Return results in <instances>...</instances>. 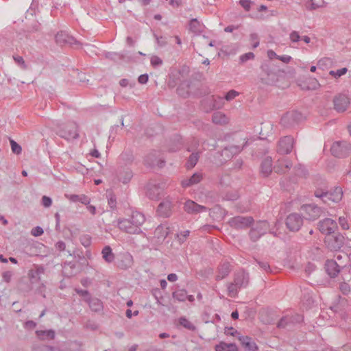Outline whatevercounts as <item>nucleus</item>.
Returning a JSON list of instances; mask_svg holds the SVG:
<instances>
[{
  "instance_id": "nucleus-1",
  "label": "nucleus",
  "mask_w": 351,
  "mask_h": 351,
  "mask_svg": "<svg viewBox=\"0 0 351 351\" xmlns=\"http://www.w3.org/2000/svg\"><path fill=\"white\" fill-rule=\"evenodd\" d=\"M315 195L317 197H320L326 203L339 202L343 196V191L341 188L336 187L330 192H324L319 189L315 191Z\"/></svg>"
},
{
  "instance_id": "nucleus-2",
  "label": "nucleus",
  "mask_w": 351,
  "mask_h": 351,
  "mask_svg": "<svg viewBox=\"0 0 351 351\" xmlns=\"http://www.w3.org/2000/svg\"><path fill=\"white\" fill-rule=\"evenodd\" d=\"M324 242L329 250L337 251L343 245L344 237L339 233H330L326 235Z\"/></svg>"
},
{
  "instance_id": "nucleus-3",
  "label": "nucleus",
  "mask_w": 351,
  "mask_h": 351,
  "mask_svg": "<svg viewBox=\"0 0 351 351\" xmlns=\"http://www.w3.org/2000/svg\"><path fill=\"white\" fill-rule=\"evenodd\" d=\"M330 151L336 157H344L351 153V145L346 142H336L332 144Z\"/></svg>"
},
{
  "instance_id": "nucleus-4",
  "label": "nucleus",
  "mask_w": 351,
  "mask_h": 351,
  "mask_svg": "<svg viewBox=\"0 0 351 351\" xmlns=\"http://www.w3.org/2000/svg\"><path fill=\"white\" fill-rule=\"evenodd\" d=\"M301 211L304 217L308 220H315L321 215L320 208L312 204L304 205L301 208Z\"/></svg>"
},
{
  "instance_id": "nucleus-5",
  "label": "nucleus",
  "mask_w": 351,
  "mask_h": 351,
  "mask_svg": "<svg viewBox=\"0 0 351 351\" xmlns=\"http://www.w3.org/2000/svg\"><path fill=\"white\" fill-rule=\"evenodd\" d=\"M337 228L336 222L329 218L324 219L319 223V230L326 235L334 233Z\"/></svg>"
},
{
  "instance_id": "nucleus-6",
  "label": "nucleus",
  "mask_w": 351,
  "mask_h": 351,
  "mask_svg": "<svg viewBox=\"0 0 351 351\" xmlns=\"http://www.w3.org/2000/svg\"><path fill=\"white\" fill-rule=\"evenodd\" d=\"M302 224V219L298 214L293 213L289 215L286 221L287 228L291 231H297Z\"/></svg>"
},
{
  "instance_id": "nucleus-7",
  "label": "nucleus",
  "mask_w": 351,
  "mask_h": 351,
  "mask_svg": "<svg viewBox=\"0 0 351 351\" xmlns=\"http://www.w3.org/2000/svg\"><path fill=\"white\" fill-rule=\"evenodd\" d=\"M293 146V138L291 136H285L278 143V152L282 154L289 153Z\"/></svg>"
},
{
  "instance_id": "nucleus-8",
  "label": "nucleus",
  "mask_w": 351,
  "mask_h": 351,
  "mask_svg": "<svg viewBox=\"0 0 351 351\" xmlns=\"http://www.w3.org/2000/svg\"><path fill=\"white\" fill-rule=\"evenodd\" d=\"M350 105L349 98L344 95H339L334 99L335 109L338 112H344Z\"/></svg>"
},
{
  "instance_id": "nucleus-9",
  "label": "nucleus",
  "mask_w": 351,
  "mask_h": 351,
  "mask_svg": "<svg viewBox=\"0 0 351 351\" xmlns=\"http://www.w3.org/2000/svg\"><path fill=\"white\" fill-rule=\"evenodd\" d=\"M184 209L190 214H197L206 210V207L199 205L192 200H187L184 203Z\"/></svg>"
},
{
  "instance_id": "nucleus-10",
  "label": "nucleus",
  "mask_w": 351,
  "mask_h": 351,
  "mask_svg": "<svg viewBox=\"0 0 351 351\" xmlns=\"http://www.w3.org/2000/svg\"><path fill=\"white\" fill-rule=\"evenodd\" d=\"M268 230V223L266 221L258 222L254 228L250 231V236L253 239H258Z\"/></svg>"
},
{
  "instance_id": "nucleus-11",
  "label": "nucleus",
  "mask_w": 351,
  "mask_h": 351,
  "mask_svg": "<svg viewBox=\"0 0 351 351\" xmlns=\"http://www.w3.org/2000/svg\"><path fill=\"white\" fill-rule=\"evenodd\" d=\"M252 222V219L251 217H236L232 218L230 223L232 226L237 228H242L248 226Z\"/></svg>"
},
{
  "instance_id": "nucleus-12",
  "label": "nucleus",
  "mask_w": 351,
  "mask_h": 351,
  "mask_svg": "<svg viewBox=\"0 0 351 351\" xmlns=\"http://www.w3.org/2000/svg\"><path fill=\"white\" fill-rule=\"evenodd\" d=\"M292 164L291 161L286 158H282L278 160L276 165L274 166V171L278 173H284L288 171L291 167Z\"/></svg>"
},
{
  "instance_id": "nucleus-13",
  "label": "nucleus",
  "mask_w": 351,
  "mask_h": 351,
  "mask_svg": "<svg viewBox=\"0 0 351 351\" xmlns=\"http://www.w3.org/2000/svg\"><path fill=\"white\" fill-rule=\"evenodd\" d=\"M238 339L241 342V345L248 351L258 350V346L254 341H252L250 337L247 336H239Z\"/></svg>"
},
{
  "instance_id": "nucleus-14",
  "label": "nucleus",
  "mask_w": 351,
  "mask_h": 351,
  "mask_svg": "<svg viewBox=\"0 0 351 351\" xmlns=\"http://www.w3.org/2000/svg\"><path fill=\"white\" fill-rule=\"evenodd\" d=\"M326 271L330 277L334 278L337 276L340 269L335 261L330 260L326 263Z\"/></svg>"
},
{
  "instance_id": "nucleus-15",
  "label": "nucleus",
  "mask_w": 351,
  "mask_h": 351,
  "mask_svg": "<svg viewBox=\"0 0 351 351\" xmlns=\"http://www.w3.org/2000/svg\"><path fill=\"white\" fill-rule=\"evenodd\" d=\"M61 136L68 140L77 138L78 136L77 126L75 125H69L62 132Z\"/></svg>"
},
{
  "instance_id": "nucleus-16",
  "label": "nucleus",
  "mask_w": 351,
  "mask_h": 351,
  "mask_svg": "<svg viewBox=\"0 0 351 351\" xmlns=\"http://www.w3.org/2000/svg\"><path fill=\"white\" fill-rule=\"evenodd\" d=\"M271 158H265L261 164V173L264 176H267L272 171Z\"/></svg>"
},
{
  "instance_id": "nucleus-17",
  "label": "nucleus",
  "mask_w": 351,
  "mask_h": 351,
  "mask_svg": "<svg viewBox=\"0 0 351 351\" xmlns=\"http://www.w3.org/2000/svg\"><path fill=\"white\" fill-rule=\"evenodd\" d=\"M171 212V204L169 202H162L158 206V213L163 217H167Z\"/></svg>"
},
{
  "instance_id": "nucleus-18",
  "label": "nucleus",
  "mask_w": 351,
  "mask_h": 351,
  "mask_svg": "<svg viewBox=\"0 0 351 351\" xmlns=\"http://www.w3.org/2000/svg\"><path fill=\"white\" fill-rule=\"evenodd\" d=\"M202 179V176L198 173H195L193 176L189 180H184L182 182V185L184 187H188L194 184H197L200 182Z\"/></svg>"
},
{
  "instance_id": "nucleus-19",
  "label": "nucleus",
  "mask_w": 351,
  "mask_h": 351,
  "mask_svg": "<svg viewBox=\"0 0 351 351\" xmlns=\"http://www.w3.org/2000/svg\"><path fill=\"white\" fill-rule=\"evenodd\" d=\"M228 121L227 117L221 112H217L213 116V121L217 124H225Z\"/></svg>"
},
{
  "instance_id": "nucleus-20",
  "label": "nucleus",
  "mask_w": 351,
  "mask_h": 351,
  "mask_svg": "<svg viewBox=\"0 0 351 351\" xmlns=\"http://www.w3.org/2000/svg\"><path fill=\"white\" fill-rule=\"evenodd\" d=\"M102 256L106 261L110 263L114 259V255L112 253V250L109 246L105 247L102 250Z\"/></svg>"
},
{
  "instance_id": "nucleus-21",
  "label": "nucleus",
  "mask_w": 351,
  "mask_h": 351,
  "mask_svg": "<svg viewBox=\"0 0 351 351\" xmlns=\"http://www.w3.org/2000/svg\"><path fill=\"white\" fill-rule=\"evenodd\" d=\"M168 234V228L165 226H160L155 230V235L158 239L165 238Z\"/></svg>"
},
{
  "instance_id": "nucleus-22",
  "label": "nucleus",
  "mask_w": 351,
  "mask_h": 351,
  "mask_svg": "<svg viewBox=\"0 0 351 351\" xmlns=\"http://www.w3.org/2000/svg\"><path fill=\"white\" fill-rule=\"evenodd\" d=\"M198 160V156L197 154H192L186 163L187 168H193Z\"/></svg>"
},
{
  "instance_id": "nucleus-23",
  "label": "nucleus",
  "mask_w": 351,
  "mask_h": 351,
  "mask_svg": "<svg viewBox=\"0 0 351 351\" xmlns=\"http://www.w3.org/2000/svg\"><path fill=\"white\" fill-rule=\"evenodd\" d=\"M347 69L346 68H342L341 69H339L337 71H330L329 72V74L334 77L335 78H338L343 75H345L347 73Z\"/></svg>"
},
{
  "instance_id": "nucleus-24",
  "label": "nucleus",
  "mask_w": 351,
  "mask_h": 351,
  "mask_svg": "<svg viewBox=\"0 0 351 351\" xmlns=\"http://www.w3.org/2000/svg\"><path fill=\"white\" fill-rule=\"evenodd\" d=\"M179 323L180 325L183 326L184 328L189 329V330H194L195 326L193 325V324L189 321L188 319L185 318H180L179 320Z\"/></svg>"
},
{
  "instance_id": "nucleus-25",
  "label": "nucleus",
  "mask_w": 351,
  "mask_h": 351,
  "mask_svg": "<svg viewBox=\"0 0 351 351\" xmlns=\"http://www.w3.org/2000/svg\"><path fill=\"white\" fill-rule=\"evenodd\" d=\"M10 145H11V149H12V152H14L16 154H19L21 152V150H22L21 147L17 143H16L14 141L11 140Z\"/></svg>"
},
{
  "instance_id": "nucleus-26",
  "label": "nucleus",
  "mask_w": 351,
  "mask_h": 351,
  "mask_svg": "<svg viewBox=\"0 0 351 351\" xmlns=\"http://www.w3.org/2000/svg\"><path fill=\"white\" fill-rule=\"evenodd\" d=\"M38 337L40 338H44V336H46L49 339H53L54 337V332L53 331H37L36 332Z\"/></svg>"
},
{
  "instance_id": "nucleus-27",
  "label": "nucleus",
  "mask_w": 351,
  "mask_h": 351,
  "mask_svg": "<svg viewBox=\"0 0 351 351\" xmlns=\"http://www.w3.org/2000/svg\"><path fill=\"white\" fill-rule=\"evenodd\" d=\"M190 232L189 230L181 231L177 234V237L180 243H183L189 237Z\"/></svg>"
},
{
  "instance_id": "nucleus-28",
  "label": "nucleus",
  "mask_w": 351,
  "mask_h": 351,
  "mask_svg": "<svg viewBox=\"0 0 351 351\" xmlns=\"http://www.w3.org/2000/svg\"><path fill=\"white\" fill-rule=\"evenodd\" d=\"M339 222L342 229L348 230L349 228V223L346 217H340Z\"/></svg>"
},
{
  "instance_id": "nucleus-29",
  "label": "nucleus",
  "mask_w": 351,
  "mask_h": 351,
  "mask_svg": "<svg viewBox=\"0 0 351 351\" xmlns=\"http://www.w3.org/2000/svg\"><path fill=\"white\" fill-rule=\"evenodd\" d=\"M173 297L178 300L182 301L185 300L186 293L183 290L178 291L173 293Z\"/></svg>"
},
{
  "instance_id": "nucleus-30",
  "label": "nucleus",
  "mask_w": 351,
  "mask_h": 351,
  "mask_svg": "<svg viewBox=\"0 0 351 351\" xmlns=\"http://www.w3.org/2000/svg\"><path fill=\"white\" fill-rule=\"evenodd\" d=\"M239 95V93L234 90H230L226 95V99L230 101Z\"/></svg>"
},
{
  "instance_id": "nucleus-31",
  "label": "nucleus",
  "mask_w": 351,
  "mask_h": 351,
  "mask_svg": "<svg viewBox=\"0 0 351 351\" xmlns=\"http://www.w3.org/2000/svg\"><path fill=\"white\" fill-rule=\"evenodd\" d=\"M228 344L224 342H221L219 344L215 346L216 351H227Z\"/></svg>"
},
{
  "instance_id": "nucleus-32",
  "label": "nucleus",
  "mask_w": 351,
  "mask_h": 351,
  "mask_svg": "<svg viewBox=\"0 0 351 351\" xmlns=\"http://www.w3.org/2000/svg\"><path fill=\"white\" fill-rule=\"evenodd\" d=\"M254 58V55L252 52L246 53L244 55L241 56L240 59L242 62H245L248 60H252Z\"/></svg>"
},
{
  "instance_id": "nucleus-33",
  "label": "nucleus",
  "mask_w": 351,
  "mask_h": 351,
  "mask_svg": "<svg viewBox=\"0 0 351 351\" xmlns=\"http://www.w3.org/2000/svg\"><path fill=\"white\" fill-rule=\"evenodd\" d=\"M225 333L227 335H231V336H237L238 337L239 336V332H237V330H235L234 328H228L225 330Z\"/></svg>"
},
{
  "instance_id": "nucleus-34",
  "label": "nucleus",
  "mask_w": 351,
  "mask_h": 351,
  "mask_svg": "<svg viewBox=\"0 0 351 351\" xmlns=\"http://www.w3.org/2000/svg\"><path fill=\"white\" fill-rule=\"evenodd\" d=\"M240 4L247 11L250 8L251 1L250 0H240Z\"/></svg>"
},
{
  "instance_id": "nucleus-35",
  "label": "nucleus",
  "mask_w": 351,
  "mask_h": 351,
  "mask_svg": "<svg viewBox=\"0 0 351 351\" xmlns=\"http://www.w3.org/2000/svg\"><path fill=\"white\" fill-rule=\"evenodd\" d=\"M43 233V230L40 227H36L32 230V234L34 236H40Z\"/></svg>"
},
{
  "instance_id": "nucleus-36",
  "label": "nucleus",
  "mask_w": 351,
  "mask_h": 351,
  "mask_svg": "<svg viewBox=\"0 0 351 351\" xmlns=\"http://www.w3.org/2000/svg\"><path fill=\"white\" fill-rule=\"evenodd\" d=\"M12 276V274L11 271H5L3 274L2 277L5 282H9Z\"/></svg>"
},
{
  "instance_id": "nucleus-37",
  "label": "nucleus",
  "mask_w": 351,
  "mask_h": 351,
  "mask_svg": "<svg viewBox=\"0 0 351 351\" xmlns=\"http://www.w3.org/2000/svg\"><path fill=\"white\" fill-rule=\"evenodd\" d=\"M300 38V35L297 32H293L290 34V39L292 42H298Z\"/></svg>"
},
{
  "instance_id": "nucleus-38",
  "label": "nucleus",
  "mask_w": 351,
  "mask_h": 351,
  "mask_svg": "<svg viewBox=\"0 0 351 351\" xmlns=\"http://www.w3.org/2000/svg\"><path fill=\"white\" fill-rule=\"evenodd\" d=\"M79 202H82V204L85 205H88L90 203V199L88 197L85 195H80Z\"/></svg>"
},
{
  "instance_id": "nucleus-39",
  "label": "nucleus",
  "mask_w": 351,
  "mask_h": 351,
  "mask_svg": "<svg viewBox=\"0 0 351 351\" xmlns=\"http://www.w3.org/2000/svg\"><path fill=\"white\" fill-rule=\"evenodd\" d=\"M42 200H43V204L45 207L50 206L51 204V202H52L51 198H49V197H47V196H43Z\"/></svg>"
},
{
  "instance_id": "nucleus-40",
  "label": "nucleus",
  "mask_w": 351,
  "mask_h": 351,
  "mask_svg": "<svg viewBox=\"0 0 351 351\" xmlns=\"http://www.w3.org/2000/svg\"><path fill=\"white\" fill-rule=\"evenodd\" d=\"M151 63L154 66L159 65L162 63V60L158 56H153L151 58Z\"/></svg>"
},
{
  "instance_id": "nucleus-41",
  "label": "nucleus",
  "mask_w": 351,
  "mask_h": 351,
  "mask_svg": "<svg viewBox=\"0 0 351 351\" xmlns=\"http://www.w3.org/2000/svg\"><path fill=\"white\" fill-rule=\"evenodd\" d=\"M278 59L285 63H289L291 60V57L290 56H287V55L281 56H279Z\"/></svg>"
},
{
  "instance_id": "nucleus-42",
  "label": "nucleus",
  "mask_w": 351,
  "mask_h": 351,
  "mask_svg": "<svg viewBox=\"0 0 351 351\" xmlns=\"http://www.w3.org/2000/svg\"><path fill=\"white\" fill-rule=\"evenodd\" d=\"M251 39L253 42V47L254 48L257 47L259 45L258 36L256 34H252V35H251Z\"/></svg>"
},
{
  "instance_id": "nucleus-43",
  "label": "nucleus",
  "mask_w": 351,
  "mask_h": 351,
  "mask_svg": "<svg viewBox=\"0 0 351 351\" xmlns=\"http://www.w3.org/2000/svg\"><path fill=\"white\" fill-rule=\"evenodd\" d=\"M138 82L141 84H145L148 81V75L146 74L141 75L138 77Z\"/></svg>"
},
{
  "instance_id": "nucleus-44",
  "label": "nucleus",
  "mask_w": 351,
  "mask_h": 351,
  "mask_svg": "<svg viewBox=\"0 0 351 351\" xmlns=\"http://www.w3.org/2000/svg\"><path fill=\"white\" fill-rule=\"evenodd\" d=\"M267 57L270 59V60H272L274 58H276L278 59V55H277L273 50H268L267 51Z\"/></svg>"
},
{
  "instance_id": "nucleus-45",
  "label": "nucleus",
  "mask_w": 351,
  "mask_h": 351,
  "mask_svg": "<svg viewBox=\"0 0 351 351\" xmlns=\"http://www.w3.org/2000/svg\"><path fill=\"white\" fill-rule=\"evenodd\" d=\"M66 197L72 202H79L80 195H66Z\"/></svg>"
},
{
  "instance_id": "nucleus-46",
  "label": "nucleus",
  "mask_w": 351,
  "mask_h": 351,
  "mask_svg": "<svg viewBox=\"0 0 351 351\" xmlns=\"http://www.w3.org/2000/svg\"><path fill=\"white\" fill-rule=\"evenodd\" d=\"M133 219L136 218L138 221V223L141 224L144 221V217L140 213H136L133 215Z\"/></svg>"
},
{
  "instance_id": "nucleus-47",
  "label": "nucleus",
  "mask_w": 351,
  "mask_h": 351,
  "mask_svg": "<svg viewBox=\"0 0 351 351\" xmlns=\"http://www.w3.org/2000/svg\"><path fill=\"white\" fill-rule=\"evenodd\" d=\"M241 284L242 283H240V282L236 281L235 285H231V286L229 287L228 289H229V292H230V293H229L230 296L232 297V296L234 295V293H233V290H234V287L238 286L239 285H241Z\"/></svg>"
},
{
  "instance_id": "nucleus-48",
  "label": "nucleus",
  "mask_w": 351,
  "mask_h": 351,
  "mask_svg": "<svg viewBox=\"0 0 351 351\" xmlns=\"http://www.w3.org/2000/svg\"><path fill=\"white\" fill-rule=\"evenodd\" d=\"M227 351H239V350L235 344L229 343Z\"/></svg>"
},
{
  "instance_id": "nucleus-49",
  "label": "nucleus",
  "mask_w": 351,
  "mask_h": 351,
  "mask_svg": "<svg viewBox=\"0 0 351 351\" xmlns=\"http://www.w3.org/2000/svg\"><path fill=\"white\" fill-rule=\"evenodd\" d=\"M177 276L175 274H169L167 276V279L170 282H175L176 280H177Z\"/></svg>"
},
{
  "instance_id": "nucleus-50",
  "label": "nucleus",
  "mask_w": 351,
  "mask_h": 351,
  "mask_svg": "<svg viewBox=\"0 0 351 351\" xmlns=\"http://www.w3.org/2000/svg\"><path fill=\"white\" fill-rule=\"evenodd\" d=\"M341 289L342 290V291L344 293H346L347 292H348L350 291L348 287V285L347 284H343V285H341Z\"/></svg>"
},
{
  "instance_id": "nucleus-51",
  "label": "nucleus",
  "mask_w": 351,
  "mask_h": 351,
  "mask_svg": "<svg viewBox=\"0 0 351 351\" xmlns=\"http://www.w3.org/2000/svg\"><path fill=\"white\" fill-rule=\"evenodd\" d=\"M87 209L91 214H95V207L94 206L88 204Z\"/></svg>"
},
{
  "instance_id": "nucleus-52",
  "label": "nucleus",
  "mask_w": 351,
  "mask_h": 351,
  "mask_svg": "<svg viewBox=\"0 0 351 351\" xmlns=\"http://www.w3.org/2000/svg\"><path fill=\"white\" fill-rule=\"evenodd\" d=\"M308 6L310 7L311 9H316L317 8H318V5L314 4L313 0H311L308 2Z\"/></svg>"
},
{
  "instance_id": "nucleus-53",
  "label": "nucleus",
  "mask_w": 351,
  "mask_h": 351,
  "mask_svg": "<svg viewBox=\"0 0 351 351\" xmlns=\"http://www.w3.org/2000/svg\"><path fill=\"white\" fill-rule=\"evenodd\" d=\"M91 155H92L93 156L95 157V158H99V157L100 156V154H99V152L97 150H96V149L93 150V151L91 152Z\"/></svg>"
},
{
  "instance_id": "nucleus-54",
  "label": "nucleus",
  "mask_w": 351,
  "mask_h": 351,
  "mask_svg": "<svg viewBox=\"0 0 351 351\" xmlns=\"http://www.w3.org/2000/svg\"><path fill=\"white\" fill-rule=\"evenodd\" d=\"M121 86H126L128 85V80L125 79H123L119 82Z\"/></svg>"
},
{
  "instance_id": "nucleus-55",
  "label": "nucleus",
  "mask_w": 351,
  "mask_h": 351,
  "mask_svg": "<svg viewBox=\"0 0 351 351\" xmlns=\"http://www.w3.org/2000/svg\"><path fill=\"white\" fill-rule=\"evenodd\" d=\"M167 285V283L165 280H160V286H161L162 289H165Z\"/></svg>"
},
{
  "instance_id": "nucleus-56",
  "label": "nucleus",
  "mask_w": 351,
  "mask_h": 351,
  "mask_svg": "<svg viewBox=\"0 0 351 351\" xmlns=\"http://www.w3.org/2000/svg\"><path fill=\"white\" fill-rule=\"evenodd\" d=\"M35 324L33 322H28L26 323V327L34 328Z\"/></svg>"
},
{
  "instance_id": "nucleus-57",
  "label": "nucleus",
  "mask_w": 351,
  "mask_h": 351,
  "mask_svg": "<svg viewBox=\"0 0 351 351\" xmlns=\"http://www.w3.org/2000/svg\"><path fill=\"white\" fill-rule=\"evenodd\" d=\"M231 316L233 319H237L239 317V313L237 311L232 312Z\"/></svg>"
},
{
  "instance_id": "nucleus-58",
  "label": "nucleus",
  "mask_w": 351,
  "mask_h": 351,
  "mask_svg": "<svg viewBox=\"0 0 351 351\" xmlns=\"http://www.w3.org/2000/svg\"><path fill=\"white\" fill-rule=\"evenodd\" d=\"M302 40L306 43H310V38L308 36H304L302 38Z\"/></svg>"
},
{
  "instance_id": "nucleus-59",
  "label": "nucleus",
  "mask_w": 351,
  "mask_h": 351,
  "mask_svg": "<svg viewBox=\"0 0 351 351\" xmlns=\"http://www.w3.org/2000/svg\"><path fill=\"white\" fill-rule=\"evenodd\" d=\"M126 315H127V317H128V318H131V317H132V311H131V310H128V311H126Z\"/></svg>"
},
{
  "instance_id": "nucleus-60",
  "label": "nucleus",
  "mask_w": 351,
  "mask_h": 351,
  "mask_svg": "<svg viewBox=\"0 0 351 351\" xmlns=\"http://www.w3.org/2000/svg\"><path fill=\"white\" fill-rule=\"evenodd\" d=\"M232 29H233L231 27H226L225 31L228 32H231L232 31Z\"/></svg>"
},
{
  "instance_id": "nucleus-61",
  "label": "nucleus",
  "mask_w": 351,
  "mask_h": 351,
  "mask_svg": "<svg viewBox=\"0 0 351 351\" xmlns=\"http://www.w3.org/2000/svg\"><path fill=\"white\" fill-rule=\"evenodd\" d=\"M186 298H187V299H188L189 301H191V302L193 301V300H194V298H193V295H188V296H186Z\"/></svg>"
},
{
  "instance_id": "nucleus-62",
  "label": "nucleus",
  "mask_w": 351,
  "mask_h": 351,
  "mask_svg": "<svg viewBox=\"0 0 351 351\" xmlns=\"http://www.w3.org/2000/svg\"><path fill=\"white\" fill-rule=\"evenodd\" d=\"M0 261H2L3 263H6L7 260L3 257L2 255H0Z\"/></svg>"
},
{
  "instance_id": "nucleus-63",
  "label": "nucleus",
  "mask_w": 351,
  "mask_h": 351,
  "mask_svg": "<svg viewBox=\"0 0 351 351\" xmlns=\"http://www.w3.org/2000/svg\"><path fill=\"white\" fill-rule=\"evenodd\" d=\"M15 60H16L18 62H23V58L21 57H18L16 58H14Z\"/></svg>"
},
{
  "instance_id": "nucleus-64",
  "label": "nucleus",
  "mask_w": 351,
  "mask_h": 351,
  "mask_svg": "<svg viewBox=\"0 0 351 351\" xmlns=\"http://www.w3.org/2000/svg\"><path fill=\"white\" fill-rule=\"evenodd\" d=\"M310 71L311 72H315L316 71V66H312L310 69Z\"/></svg>"
}]
</instances>
